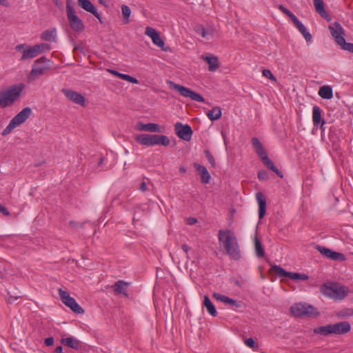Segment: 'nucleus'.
<instances>
[{
    "instance_id": "obj_1",
    "label": "nucleus",
    "mask_w": 353,
    "mask_h": 353,
    "mask_svg": "<svg viewBox=\"0 0 353 353\" xmlns=\"http://www.w3.org/2000/svg\"><path fill=\"white\" fill-rule=\"evenodd\" d=\"M219 241L224 248L225 253L234 260H239L241 251L237 238L234 232L230 230H220L219 231Z\"/></svg>"
},
{
    "instance_id": "obj_2",
    "label": "nucleus",
    "mask_w": 353,
    "mask_h": 353,
    "mask_svg": "<svg viewBox=\"0 0 353 353\" xmlns=\"http://www.w3.org/2000/svg\"><path fill=\"white\" fill-rule=\"evenodd\" d=\"M23 88V84L13 85L6 90L0 91V107L5 108L12 105L19 99Z\"/></svg>"
},
{
    "instance_id": "obj_3",
    "label": "nucleus",
    "mask_w": 353,
    "mask_h": 353,
    "mask_svg": "<svg viewBox=\"0 0 353 353\" xmlns=\"http://www.w3.org/2000/svg\"><path fill=\"white\" fill-rule=\"evenodd\" d=\"M351 330V324L347 321L339 322L316 327L314 332L317 334L327 336L329 334H343Z\"/></svg>"
},
{
    "instance_id": "obj_4",
    "label": "nucleus",
    "mask_w": 353,
    "mask_h": 353,
    "mask_svg": "<svg viewBox=\"0 0 353 353\" xmlns=\"http://www.w3.org/2000/svg\"><path fill=\"white\" fill-rule=\"evenodd\" d=\"M134 139L139 143L146 146H153L155 145L167 146L170 144L168 137L165 135L140 134H137Z\"/></svg>"
},
{
    "instance_id": "obj_5",
    "label": "nucleus",
    "mask_w": 353,
    "mask_h": 353,
    "mask_svg": "<svg viewBox=\"0 0 353 353\" xmlns=\"http://www.w3.org/2000/svg\"><path fill=\"white\" fill-rule=\"evenodd\" d=\"M252 143L256 152L263 161V163L271 170L274 172L279 176L283 178L282 172L274 165L273 162L268 158L267 152L262 143L257 138H252Z\"/></svg>"
},
{
    "instance_id": "obj_6",
    "label": "nucleus",
    "mask_w": 353,
    "mask_h": 353,
    "mask_svg": "<svg viewBox=\"0 0 353 353\" xmlns=\"http://www.w3.org/2000/svg\"><path fill=\"white\" fill-rule=\"evenodd\" d=\"M31 114L32 110L30 108L26 107L23 108L12 118L8 126L3 130L1 134L6 136L10 134L15 128L23 123L30 117Z\"/></svg>"
},
{
    "instance_id": "obj_7",
    "label": "nucleus",
    "mask_w": 353,
    "mask_h": 353,
    "mask_svg": "<svg viewBox=\"0 0 353 353\" xmlns=\"http://www.w3.org/2000/svg\"><path fill=\"white\" fill-rule=\"evenodd\" d=\"M290 312L296 317H316L319 316V312L314 307L305 303H294L290 307Z\"/></svg>"
},
{
    "instance_id": "obj_8",
    "label": "nucleus",
    "mask_w": 353,
    "mask_h": 353,
    "mask_svg": "<svg viewBox=\"0 0 353 353\" xmlns=\"http://www.w3.org/2000/svg\"><path fill=\"white\" fill-rule=\"evenodd\" d=\"M330 33L336 42L342 47L343 50L349 52H353V43H346L343 37L344 32L341 25L335 22L329 26Z\"/></svg>"
},
{
    "instance_id": "obj_9",
    "label": "nucleus",
    "mask_w": 353,
    "mask_h": 353,
    "mask_svg": "<svg viewBox=\"0 0 353 353\" xmlns=\"http://www.w3.org/2000/svg\"><path fill=\"white\" fill-rule=\"evenodd\" d=\"M49 61L45 57L37 59L32 67V70L27 77L29 82H32L44 74L48 70L49 66L46 62Z\"/></svg>"
},
{
    "instance_id": "obj_10",
    "label": "nucleus",
    "mask_w": 353,
    "mask_h": 353,
    "mask_svg": "<svg viewBox=\"0 0 353 353\" xmlns=\"http://www.w3.org/2000/svg\"><path fill=\"white\" fill-rule=\"evenodd\" d=\"M168 83L172 89L177 91L181 96L190 98L192 101L205 102V99L200 94L190 90V88L174 83L170 81H168Z\"/></svg>"
},
{
    "instance_id": "obj_11",
    "label": "nucleus",
    "mask_w": 353,
    "mask_h": 353,
    "mask_svg": "<svg viewBox=\"0 0 353 353\" xmlns=\"http://www.w3.org/2000/svg\"><path fill=\"white\" fill-rule=\"evenodd\" d=\"M66 12L71 28L75 32H82L84 25L82 20L76 14L74 8L69 1L66 4Z\"/></svg>"
},
{
    "instance_id": "obj_12",
    "label": "nucleus",
    "mask_w": 353,
    "mask_h": 353,
    "mask_svg": "<svg viewBox=\"0 0 353 353\" xmlns=\"http://www.w3.org/2000/svg\"><path fill=\"white\" fill-rule=\"evenodd\" d=\"M323 293L332 299L341 300L347 295V290L344 286L334 283L328 286H325Z\"/></svg>"
},
{
    "instance_id": "obj_13",
    "label": "nucleus",
    "mask_w": 353,
    "mask_h": 353,
    "mask_svg": "<svg viewBox=\"0 0 353 353\" xmlns=\"http://www.w3.org/2000/svg\"><path fill=\"white\" fill-rule=\"evenodd\" d=\"M59 294L62 302L68 307H70L74 312L77 314H83V309L77 303L75 299L70 296V294L62 290L59 289Z\"/></svg>"
},
{
    "instance_id": "obj_14",
    "label": "nucleus",
    "mask_w": 353,
    "mask_h": 353,
    "mask_svg": "<svg viewBox=\"0 0 353 353\" xmlns=\"http://www.w3.org/2000/svg\"><path fill=\"white\" fill-rule=\"evenodd\" d=\"M271 270L274 272L277 276H285L290 278L293 280H307L309 276L305 274L296 273V272H287L282 268L279 265H273L271 268Z\"/></svg>"
},
{
    "instance_id": "obj_15",
    "label": "nucleus",
    "mask_w": 353,
    "mask_h": 353,
    "mask_svg": "<svg viewBox=\"0 0 353 353\" xmlns=\"http://www.w3.org/2000/svg\"><path fill=\"white\" fill-rule=\"evenodd\" d=\"M174 129L176 134L179 138L185 141L190 140L193 132L189 125H183L181 123H176L174 125Z\"/></svg>"
},
{
    "instance_id": "obj_16",
    "label": "nucleus",
    "mask_w": 353,
    "mask_h": 353,
    "mask_svg": "<svg viewBox=\"0 0 353 353\" xmlns=\"http://www.w3.org/2000/svg\"><path fill=\"white\" fill-rule=\"evenodd\" d=\"M62 92L71 101L80 105L85 106V99L81 94L69 89H63Z\"/></svg>"
},
{
    "instance_id": "obj_17",
    "label": "nucleus",
    "mask_w": 353,
    "mask_h": 353,
    "mask_svg": "<svg viewBox=\"0 0 353 353\" xmlns=\"http://www.w3.org/2000/svg\"><path fill=\"white\" fill-rule=\"evenodd\" d=\"M316 249L323 256L333 259V260H341L343 261L344 259V256L342 254L333 251L329 248L316 245Z\"/></svg>"
},
{
    "instance_id": "obj_18",
    "label": "nucleus",
    "mask_w": 353,
    "mask_h": 353,
    "mask_svg": "<svg viewBox=\"0 0 353 353\" xmlns=\"http://www.w3.org/2000/svg\"><path fill=\"white\" fill-rule=\"evenodd\" d=\"M78 4L85 10L94 14L98 19L101 21V16L97 12L95 7L90 0H78Z\"/></svg>"
},
{
    "instance_id": "obj_19",
    "label": "nucleus",
    "mask_w": 353,
    "mask_h": 353,
    "mask_svg": "<svg viewBox=\"0 0 353 353\" xmlns=\"http://www.w3.org/2000/svg\"><path fill=\"white\" fill-rule=\"evenodd\" d=\"M212 296L217 301L223 302L225 304L231 305L236 307H239L241 306L240 302H238L237 301H236L234 299L229 298V297H228L225 295L221 294L218 292L213 293Z\"/></svg>"
},
{
    "instance_id": "obj_20",
    "label": "nucleus",
    "mask_w": 353,
    "mask_h": 353,
    "mask_svg": "<svg viewBox=\"0 0 353 353\" xmlns=\"http://www.w3.org/2000/svg\"><path fill=\"white\" fill-rule=\"evenodd\" d=\"M256 198L259 204V217L263 219L266 212V201L261 192H257Z\"/></svg>"
},
{
    "instance_id": "obj_21",
    "label": "nucleus",
    "mask_w": 353,
    "mask_h": 353,
    "mask_svg": "<svg viewBox=\"0 0 353 353\" xmlns=\"http://www.w3.org/2000/svg\"><path fill=\"white\" fill-rule=\"evenodd\" d=\"M202 59L205 60L208 64V70L211 72L216 70L219 68V63L218 58L216 56H202Z\"/></svg>"
},
{
    "instance_id": "obj_22",
    "label": "nucleus",
    "mask_w": 353,
    "mask_h": 353,
    "mask_svg": "<svg viewBox=\"0 0 353 353\" xmlns=\"http://www.w3.org/2000/svg\"><path fill=\"white\" fill-rule=\"evenodd\" d=\"M312 121L314 125L317 126L319 124L323 125L325 121L321 119V110L318 106H314L312 109Z\"/></svg>"
},
{
    "instance_id": "obj_23",
    "label": "nucleus",
    "mask_w": 353,
    "mask_h": 353,
    "mask_svg": "<svg viewBox=\"0 0 353 353\" xmlns=\"http://www.w3.org/2000/svg\"><path fill=\"white\" fill-rule=\"evenodd\" d=\"M293 23L296 26V28L299 29V30L301 32V34L305 37V40L309 42L312 39V35L310 34V32L307 30L306 28L304 26V25L297 19L296 17L293 20Z\"/></svg>"
},
{
    "instance_id": "obj_24",
    "label": "nucleus",
    "mask_w": 353,
    "mask_h": 353,
    "mask_svg": "<svg viewBox=\"0 0 353 353\" xmlns=\"http://www.w3.org/2000/svg\"><path fill=\"white\" fill-rule=\"evenodd\" d=\"M194 168L199 172L201 176V180L204 183H208L211 179V176L206 169V168L203 165L195 163Z\"/></svg>"
},
{
    "instance_id": "obj_25",
    "label": "nucleus",
    "mask_w": 353,
    "mask_h": 353,
    "mask_svg": "<svg viewBox=\"0 0 353 353\" xmlns=\"http://www.w3.org/2000/svg\"><path fill=\"white\" fill-rule=\"evenodd\" d=\"M316 11L323 18L330 21L331 19L325 10L323 0H313Z\"/></svg>"
},
{
    "instance_id": "obj_26",
    "label": "nucleus",
    "mask_w": 353,
    "mask_h": 353,
    "mask_svg": "<svg viewBox=\"0 0 353 353\" xmlns=\"http://www.w3.org/2000/svg\"><path fill=\"white\" fill-rule=\"evenodd\" d=\"M39 54L37 51V49L35 45H34L33 46L28 47L26 50H23L21 59V60L31 59L36 57Z\"/></svg>"
},
{
    "instance_id": "obj_27",
    "label": "nucleus",
    "mask_w": 353,
    "mask_h": 353,
    "mask_svg": "<svg viewBox=\"0 0 353 353\" xmlns=\"http://www.w3.org/2000/svg\"><path fill=\"white\" fill-rule=\"evenodd\" d=\"M108 72L117 77H119L121 79L129 81L132 83H134V84L139 83V80L137 79H136L133 77H131L128 74L120 73V72H119L114 70H112V69H108Z\"/></svg>"
},
{
    "instance_id": "obj_28",
    "label": "nucleus",
    "mask_w": 353,
    "mask_h": 353,
    "mask_svg": "<svg viewBox=\"0 0 353 353\" xmlns=\"http://www.w3.org/2000/svg\"><path fill=\"white\" fill-rule=\"evenodd\" d=\"M128 285L129 283L120 280L114 283L113 288L114 292L117 293L123 294L124 295L128 296L126 291Z\"/></svg>"
},
{
    "instance_id": "obj_29",
    "label": "nucleus",
    "mask_w": 353,
    "mask_h": 353,
    "mask_svg": "<svg viewBox=\"0 0 353 353\" xmlns=\"http://www.w3.org/2000/svg\"><path fill=\"white\" fill-rule=\"evenodd\" d=\"M319 95L325 99H330L333 97L332 89L329 85H323L319 88Z\"/></svg>"
},
{
    "instance_id": "obj_30",
    "label": "nucleus",
    "mask_w": 353,
    "mask_h": 353,
    "mask_svg": "<svg viewBox=\"0 0 353 353\" xmlns=\"http://www.w3.org/2000/svg\"><path fill=\"white\" fill-rule=\"evenodd\" d=\"M61 343L74 350H78L80 347V342L73 337L62 339Z\"/></svg>"
},
{
    "instance_id": "obj_31",
    "label": "nucleus",
    "mask_w": 353,
    "mask_h": 353,
    "mask_svg": "<svg viewBox=\"0 0 353 353\" xmlns=\"http://www.w3.org/2000/svg\"><path fill=\"white\" fill-rule=\"evenodd\" d=\"M222 115L221 108L219 106L213 108L207 113V116L211 121H216L219 119Z\"/></svg>"
},
{
    "instance_id": "obj_32",
    "label": "nucleus",
    "mask_w": 353,
    "mask_h": 353,
    "mask_svg": "<svg viewBox=\"0 0 353 353\" xmlns=\"http://www.w3.org/2000/svg\"><path fill=\"white\" fill-rule=\"evenodd\" d=\"M203 305L206 307L209 314L213 316L217 315L216 310L208 296H204Z\"/></svg>"
},
{
    "instance_id": "obj_33",
    "label": "nucleus",
    "mask_w": 353,
    "mask_h": 353,
    "mask_svg": "<svg viewBox=\"0 0 353 353\" xmlns=\"http://www.w3.org/2000/svg\"><path fill=\"white\" fill-rule=\"evenodd\" d=\"M254 250L255 253L257 257L261 258L263 257L265 255V251L262 246V244L260 241V240L258 239L256 235H255L254 239Z\"/></svg>"
},
{
    "instance_id": "obj_34",
    "label": "nucleus",
    "mask_w": 353,
    "mask_h": 353,
    "mask_svg": "<svg viewBox=\"0 0 353 353\" xmlns=\"http://www.w3.org/2000/svg\"><path fill=\"white\" fill-rule=\"evenodd\" d=\"M56 38L55 30H48L44 31L41 34V39L47 41H54Z\"/></svg>"
},
{
    "instance_id": "obj_35",
    "label": "nucleus",
    "mask_w": 353,
    "mask_h": 353,
    "mask_svg": "<svg viewBox=\"0 0 353 353\" xmlns=\"http://www.w3.org/2000/svg\"><path fill=\"white\" fill-rule=\"evenodd\" d=\"M121 11H122V14H123V22L124 24H127L130 21V14H131V10H130V8L128 6L123 5L121 6Z\"/></svg>"
},
{
    "instance_id": "obj_36",
    "label": "nucleus",
    "mask_w": 353,
    "mask_h": 353,
    "mask_svg": "<svg viewBox=\"0 0 353 353\" xmlns=\"http://www.w3.org/2000/svg\"><path fill=\"white\" fill-rule=\"evenodd\" d=\"M195 31L197 34H200L203 38L208 39L209 37L212 36V32L211 30H205L202 26L196 28Z\"/></svg>"
},
{
    "instance_id": "obj_37",
    "label": "nucleus",
    "mask_w": 353,
    "mask_h": 353,
    "mask_svg": "<svg viewBox=\"0 0 353 353\" xmlns=\"http://www.w3.org/2000/svg\"><path fill=\"white\" fill-rule=\"evenodd\" d=\"M146 131L150 132H161L163 131V128L157 123H146Z\"/></svg>"
},
{
    "instance_id": "obj_38",
    "label": "nucleus",
    "mask_w": 353,
    "mask_h": 353,
    "mask_svg": "<svg viewBox=\"0 0 353 353\" xmlns=\"http://www.w3.org/2000/svg\"><path fill=\"white\" fill-rule=\"evenodd\" d=\"M145 34L150 37L151 39L159 34L158 32L154 28L149 26L145 28Z\"/></svg>"
},
{
    "instance_id": "obj_39",
    "label": "nucleus",
    "mask_w": 353,
    "mask_h": 353,
    "mask_svg": "<svg viewBox=\"0 0 353 353\" xmlns=\"http://www.w3.org/2000/svg\"><path fill=\"white\" fill-rule=\"evenodd\" d=\"M262 73H263V75L264 77H265L266 78L270 79L271 81H272L274 82H276L277 81L276 78L274 76V74H272L271 70H270L268 69H264L263 70Z\"/></svg>"
},
{
    "instance_id": "obj_40",
    "label": "nucleus",
    "mask_w": 353,
    "mask_h": 353,
    "mask_svg": "<svg viewBox=\"0 0 353 353\" xmlns=\"http://www.w3.org/2000/svg\"><path fill=\"white\" fill-rule=\"evenodd\" d=\"M205 157H206L208 161L211 164L212 167L215 168L216 167V161H215L214 157L210 153V152L209 150H205Z\"/></svg>"
},
{
    "instance_id": "obj_41",
    "label": "nucleus",
    "mask_w": 353,
    "mask_h": 353,
    "mask_svg": "<svg viewBox=\"0 0 353 353\" xmlns=\"http://www.w3.org/2000/svg\"><path fill=\"white\" fill-rule=\"evenodd\" d=\"M39 54L44 52L46 50H49L50 49V45L47 43H41L38 45H35Z\"/></svg>"
},
{
    "instance_id": "obj_42",
    "label": "nucleus",
    "mask_w": 353,
    "mask_h": 353,
    "mask_svg": "<svg viewBox=\"0 0 353 353\" xmlns=\"http://www.w3.org/2000/svg\"><path fill=\"white\" fill-rule=\"evenodd\" d=\"M152 41L154 44L159 47L163 48L164 46V41L160 37L159 34L157 36L154 37L153 39H152Z\"/></svg>"
},
{
    "instance_id": "obj_43",
    "label": "nucleus",
    "mask_w": 353,
    "mask_h": 353,
    "mask_svg": "<svg viewBox=\"0 0 353 353\" xmlns=\"http://www.w3.org/2000/svg\"><path fill=\"white\" fill-rule=\"evenodd\" d=\"M279 8L286 15H288L289 17H290V19H292V21L296 17V16L292 14L289 10H288L287 8H285L284 6H283L282 5H280L279 6Z\"/></svg>"
},
{
    "instance_id": "obj_44",
    "label": "nucleus",
    "mask_w": 353,
    "mask_h": 353,
    "mask_svg": "<svg viewBox=\"0 0 353 353\" xmlns=\"http://www.w3.org/2000/svg\"><path fill=\"white\" fill-rule=\"evenodd\" d=\"M258 177L260 180H267L268 179V174L265 170H260L258 172Z\"/></svg>"
},
{
    "instance_id": "obj_45",
    "label": "nucleus",
    "mask_w": 353,
    "mask_h": 353,
    "mask_svg": "<svg viewBox=\"0 0 353 353\" xmlns=\"http://www.w3.org/2000/svg\"><path fill=\"white\" fill-rule=\"evenodd\" d=\"M246 345L249 347L253 348L255 346V341L252 338H249L245 341Z\"/></svg>"
},
{
    "instance_id": "obj_46",
    "label": "nucleus",
    "mask_w": 353,
    "mask_h": 353,
    "mask_svg": "<svg viewBox=\"0 0 353 353\" xmlns=\"http://www.w3.org/2000/svg\"><path fill=\"white\" fill-rule=\"evenodd\" d=\"M136 128L139 131H146V124H144L141 122H139L137 124Z\"/></svg>"
},
{
    "instance_id": "obj_47",
    "label": "nucleus",
    "mask_w": 353,
    "mask_h": 353,
    "mask_svg": "<svg viewBox=\"0 0 353 353\" xmlns=\"http://www.w3.org/2000/svg\"><path fill=\"white\" fill-rule=\"evenodd\" d=\"M0 212H1L2 214H3L6 216H8L10 214V212L8 210V209L6 207L3 206L1 203H0Z\"/></svg>"
},
{
    "instance_id": "obj_48",
    "label": "nucleus",
    "mask_w": 353,
    "mask_h": 353,
    "mask_svg": "<svg viewBox=\"0 0 353 353\" xmlns=\"http://www.w3.org/2000/svg\"><path fill=\"white\" fill-rule=\"evenodd\" d=\"M44 343L47 346H50L54 343V339L52 337H49L45 339Z\"/></svg>"
},
{
    "instance_id": "obj_49",
    "label": "nucleus",
    "mask_w": 353,
    "mask_h": 353,
    "mask_svg": "<svg viewBox=\"0 0 353 353\" xmlns=\"http://www.w3.org/2000/svg\"><path fill=\"white\" fill-rule=\"evenodd\" d=\"M197 222V219L195 218L190 217L187 219V223L188 225H193Z\"/></svg>"
},
{
    "instance_id": "obj_50",
    "label": "nucleus",
    "mask_w": 353,
    "mask_h": 353,
    "mask_svg": "<svg viewBox=\"0 0 353 353\" xmlns=\"http://www.w3.org/2000/svg\"><path fill=\"white\" fill-rule=\"evenodd\" d=\"M140 190H141L142 192H145L147 190H148V187H147V184L145 182L143 181L141 183V185H140V188H139Z\"/></svg>"
},
{
    "instance_id": "obj_51",
    "label": "nucleus",
    "mask_w": 353,
    "mask_h": 353,
    "mask_svg": "<svg viewBox=\"0 0 353 353\" xmlns=\"http://www.w3.org/2000/svg\"><path fill=\"white\" fill-rule=\"evenodd\" d=\"M17 299V296H10L8 299V301L10 303H12L14 301H15Z\"/></svg>"
},
{
    "instance_id": "obj_52",
    "label": "nucleus",
    "mask_w": 353,
    "mask_h": 353,
    "mask_svg": "<svg viewBox=\"0 0 353 353\" xmlns=\"http://www.w3.org/2000/svg\"><path fill=\"white\" fill-rule=\"evenodd\" d=\"M182 249L186 254H188L190 250V248L187 244H183L182 245Z\"/></svg>"
},
{
    "instance_id": "obj_53",
    "label": "nucleus",
    "mask_w": 353,
    "mask_h": 353,
    "mask_svg": "<svg viewBox=\"0 0 353 353\" xmlns=\"http://www.w3.org/2000/svg\"><path fill=\"white\" fill-rule=\"evenodd\" d=\"M54 353H63V348L61 346H58L55 350Z\"/></svg>"
},
{
    "instance_id": "obj_54",
    "label": "nucleus",
    "mask_w": 353,
    "mask_h": 353,
    "mask_svg": "<svg viewBox=\"0 0 353 353\" xmlns=\"http://www.w3.org/2000/svg\"><path fill=\"white\" fill-rule=\"evenodd\" d=\"M25 46H26L25 44H19V45H17V46H16V49H17V50H21L22 48H23L25 47Z\"/></svg>"
},
{
    "instance_id": "obj_55",
    "label": "nucleus",
    "mask_w": 353,
    "mask_h": 353,
    "mask_svg": "<svg viewBox=\"0 0 353 353\" xmlns=\"http://www.w3.org/2000/svg\"><path fill=\"white\" fill-rule=\"evenodd\" d=\"M179 172L181 174H184L186 172V169L183 166H181L179 168Z\"/></svg>"
},
{
    "instance_id": "obj_56",
    "label": "nucleus",
    "mask_w": 353,
    "mask_h": 353,
    "mask_svg": "<svg viewBox=\"0 0 353 353\" xmlns=\"http://www.w3.org/2000/svg\"><path fill=\"white\" fill-rule=\"evenodd\" d=\"M99 1L102 4H105L107 2V0H99Z\"/></svg>"
},
{
    "instance_id": "obj_57",
    "label": "nucleus",
    "mask_w": 353,
    "mask_h": 353,
    "mask_svg": "<svg viewBox=\"0 0 353 353\" xmlns=\"http://www.w3.org/2000/svg\"><path fill=\"white\" fill-rule=\"evenodd\" d=\"M3 0H0V4L3 3Z\"/></svg>"
}]
</instances>
